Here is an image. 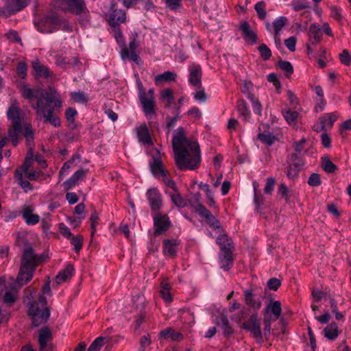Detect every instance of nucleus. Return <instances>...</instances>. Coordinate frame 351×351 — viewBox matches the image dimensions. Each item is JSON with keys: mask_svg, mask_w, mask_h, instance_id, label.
Wrapping results in <instances>:
<instances>
[{"mask_svg": "<svg viewBox=\"0 0 351 351\" xmlns=\"http://www.w3.org/2000/svg\"><path fill=\"white\" fill-rule=\"evenodd\" d=\"M176 77L177 74L175 72L168 71L155 76L154 82L157 86H160L164 83L175 81Z\"/></svg>", "mask_w": 351, "mask_h": 351, "instance_id": "bb28decb", "label": "nucleus"}, {"mask_svg": "<svg viewBox=\"0 0 351 351\" xmlns=\"http://www.w3.org/2000/svg\"><path fill=\"white\" fill-rule=\"evenodd\" d=\"M37 28L43 33H51L58 29L65 32L72 31V27L66 21L55 16L47 17Z\"/></svg>", "mask_w": 351, "mask_h": 351, "instance_id": "39448f33", "label": "nucleus"}, {"mask_svg": "<svg viewBox=\"0 0 351 351\" xmlns=\"http://www.w3.org/2000/svg\"><path fill=\"white\" fill-rule=\"evenodd\" d=\"M53 5L64 12L80 15L82 21H88L89 12L84 0H54Z\"/></svg>", "mask_w": 351, "mask_h": 351, "instance_id": "20e7f679", "label": "nucleus"}, {"mask_svg": "<svg viewBox=\"0 0 351 351\" xmlns=\"http://www.w3.org/2000/svg\"><path fill=\"white\" fill-rule=\"evenodd\" d=\"M69 239L71 240V244L74 246L75 252H79L82 247L83 237L82 235L73 236Z\"/></svg>", "mask_w": 351, "mask_h": 351, "instance_id": "8fccbe9b", "label": "nucleus"}, {"mask_svg": "<svg viewBox=\"0 0 351 351\" xmlns=\"http://www.w3.org/2000/svg\"><path fill=\"white\" fill-rule=\"evenodd\" d=\"M24 303L28 308V315L31 317L34 327L40 326V329H48L45 324L50 316L49 307L47 305V297L52 295L50 281L47 280L44 284L42 291L36 295V290L28 287L25 290Z\"/></svg>", "mask_w": 351, "mask_h": 351, "instance_id": "f03ea898", "label": "nucleus"}, {"mask_svg": "<svg viewBox=\"0 0 351 351\" xmlns=\"http://www.w3.org/2000/svg\"><path fill=\"white\" fill-rule=\"evenodd\" d=\"M182 319L184 320V322H188L189 326L191 327V323L194 322V317L193 315L190 313L188 310H182Z\"/></svg>", "mask_w": 351, "mask_h": 351, "instance_id": "680f3d73", "label": "nucleus"}, {"mask_svg": "<svg viewBox=\"0 0 351 351\" xmlns=\"http://www.w3.org/2000/svg\"><path fill=\"white\" fill-rule=\"evenodd\" d=\"M172 143L175 160L179 169L193 170L198 167L201 161L199 145L186 139L182 128H179L173 134Z\"/></svg>", "mask_w": 351, "mask_h": 351, "instance_id": "7ed1b4c3", "label": "nucleus"}, {"mask_svg": "<svg viewBox=\"0 0 351 351\" xmlns=\"http://www.w3.org/2000/svg\"><path fill=\"white\" fill-rule=\"evenodd\" d=\"M40 261V258L34 253L33 248L29 245H26L23 250L21 261L23 271L26 269V268H30L35 270L36 267Z\"/></svg>", "mask_w": 351, "mask_h": 351, "instance_id": "1a4fd4ad", "label": "nucleus"}, {"mask_svg": "<svg viewBox=\"0 0 351 351\" xmlns=\"http://www.w3.org/2000/svg\"><path fill=\"white\" fill-rule=\"evenodd\" d=\"M296 42V38L291 36L285 40V44L288 49H289L291 51H294L295 50Z\"/></svg>", "mask_w": 351, "mask_h": 351, "instance_id": "338daca9", "label": "nucleus"}, {"mask_svg": "<svg viewBox=\"0 0 351 351\" xmlns=\"http://www.w3.org/2000/svg\"><path fill=\"white\" fill-rule=\"evenodd\" d=\"M260 319L256 312L251 313L249 318L245 319L243 324V329H260Z\"/></svg>", "mask_w": 351, "mask_h": 351, "instance_id": "a878e982", "label": "nucleus"}, {"mask_svg": "<svg viewBox=\"0 0 351 351\" xmlns=\"http://www.w3.org/2000/svg\"><path fill=\"white\" fill-rule=\"evenodd\" d=\"M289 165H292L294 167L301 169L303 166V162L298 154H292L289 158Z\"/></svg>", "mask_w": 351, "mask_h": 351, "instance_id": "a18cd8bd", "label": "nucleus"}, {"mask_svg": "<svg viewBox=\"0 0 351 351\" xmlns=\"http://www.w3.org/2000/svg\"><path fill=\"white\" fill-rule=\"evenodd\" d=\"M339 59L344 65L348 66L351 63V56L347 49H343L342 53L339 54Z\"/></svg>", "mask_w": 351, "mask_h": 351, "instance_id": "13d9d810", "label": "nucleus"}, {"mask_svg": "<svg viewBox=\"0 0 351 351\" xmlns=\"http://www.w3.org/2000/svg\"><path fill=\"white\" fill-rule=\"evenodd\" d=\"M308 36L312 45H317L319 43L322 36V32L320 25L317 23L311 24L309 28Z\"/></svg>", "mask_w": 351, "mask_h": 351, "instance_id": "5701e85b", "label": "nucleus"}, {"mask_svg": "<svg viewBox=\"0 0 351 351\" xmlns=\"http://www.w3.org/2000/svg\"><path fill=\"white\" fill-rule=\"evenodd\" d=\"M171 286L167 280H163L160 283L159 293L163 300L166 302H171L172 300L171 292Z\"/></svg>", "mask_w": 351, "mask_h": 351, "instance_id": "7c9ffc66", "label": "nucleus"}, {"mask_svg": "<svg viewBox=\"0 0 351 351\" xmlns=\"http://www.w3.org/2000/svg\"><path fill=\"white\" fill-rule=\"evenodd\" d=\"M74 273V267L71 265H68L64 269L59 271L56 277V282L57 284H61L66 281L69 278H71Z\"/></svg>", "mask_w": 351, "mask_h": 351, "instance_id": "c85d7f7f", "label": "nucleus"}, {"mask_svg": "<svg viewBox=\"0 0 351 351\" xmlns=\"http://www.w3.org/2000/svg\"><path fill=\"white\" fill-rule=\"evenodd\" d=\"M34 208L30 206H24L22 210L23 217L28 225H35L39 221V216L33 214Z\"/></svg>", "mask_w": 351, "mask_h": 351, "instance_id": "412c9836", "label": "nucleus"}, {"mask_svg": "<svg viewBox=\"0 0 351 351\" xmlns=\"http://www.w3.org/2000/svg\"><path fill=\"white\" fill-rule=\"evenodd\" d=\"M258 139L265 145H271L274 143L276 138L271 134H259Z\"/></svg>", "mask_w": 351, "mask_h": 351, "instance_id": "de8ad7c7", "label": "nucleus"}, {"mask_svg": "<svg viewBox=\"0 0 351 351\" xmlns=\"http://www.w3.org/2000/svg\"><path fill=\"white\" fill-rule=\"evenodd\" d=\"M258 51L263 59L267 60L271 56V50L265 44H262L258 47Z\"/></svg>", "mask_w": 351, "mask_h": 351, "instance_id": "4d7b16f0", "label": "nucleus"}, {"mask_svg": "<svg viewBox=\"0 0 351 351\" xmlns=\"http://www.w3.org/2000/svg\"><path fill=\"white\" fill-rule=\"evenodd\" d=\"M138 95L143 111L146 115L154 114V90L150 88L145 92L141 84H138Z\"/></svg>", "mask_w": 351, "mask_h": 351, "instance_id": "423d86ee", "label": "nucleus"}, {"mask_svg": "<svg viewBox=\"0 0 351 351\" xmlns=\"http://www.w3.org/2000/svg\"><path fill=\"white\" fill-rule=\"evenodd\" d=\"M250 332V336L254 338L256 341L261 344L263 343V330H248Z\"/></svg>", "mask_w": 351, "mask_h": 351, "instance_id": "0e129e2a", "label": "nucleus"}, {"mask_svg": "<svg viewBox=\"0 0 351 351\" xmlns=\"http://www.w3.org/2000/svg\"><path fill=\"white\" fill-rule=\"evenodd\" d=\"M3 5L0 7V16L8 17L24 8L29 0H2Z\"/></svg>", "mask_w": 351, "mask_h": 351, "instance_id": "0eeeda50", "label": "nucleus"}, {"mask_svg": "<svg viewBox=\"0 0 351 351\" xmlns=\"http://www.w3.org/2000/svg\"><path fill=\"white\" fill-rule=\"evenodd\" d=\"M178 242L175 239H165L163 241V253L165 256H176Z\"/></svg>", "mask_w": 351, "mask_h": 351, "instance_id": "b1692460", "label": "nucleus"}, {"mask_svg": "<svg viewBox=\"0 0 351 351\" xmlns=\"http://www.w3.org/2000/svg\"><path fill=\"white\" fill-rule=\"evenodd\" d=\"M19 90L22 96L29 100L31 106L36 111L38 119L49 123L54 127L60 125V120L56 114V108H62V101L58 97L56 90L49 87V90L30 88L27 84L21 82Z\"/></svg>", "mask_w": 351, "mask_h": 351, "instance_id": "f257e3e1", "label": "nucleus"}, {"mask_svg": "<svg viewBox=\"0 0 351 351\" xmlns=\"http://www.w3.org/2000/svg\"><path fill=\"white\" fill-rule=\"evenodd\" d=\"M308 184L311 186H319L321 184L319 175L315 173L311 174L308 180Z\"/></svg>", "mask_w": 351, "mask_h": 351, "instance_id": "e2e57ef3", "label": "nucleus"}, {"mask_svg": "<svg viewBox=\"0 0 351 351\" xmlns=\"http://www.w3.org/2000/svg\"><path fill=\"white\" fill-rule=\"evenodd\" d=\"M239 29L241 31L242 35L247 42L250 43L252 45L256 43V35L247 21L241 23Z\"/></svg>", "mask_w": 351, "mask_h": 351, "instance_id": "f3484780", "label": "nucleus"}, {"mask_svg": "<svg viewBox=\"0 0 351 351\" xmlns=\"http://www.w3.org/2000/svg\"><path fill=\"white\" fill-rule=\"evenodd\" d=\"M34 272V270L30 268H26V269L23 271V265H21L16 281L12 283L13 285L21 288L23 285L32 280Z\"/></svg>", "mask_w": 351, "mask_h": 351, "instance_id": "dca6fc26", "label": "nucleus"}, {"mask_svg": "<svg viewBox=\"0 0 351 351\" xmlns=\"http://www.w3.org/2000/svg\"><path fill=\"white\" fill-rule=\"evenodd\" d=\"M278 67L286 72L287 77H289L293 72V67L290 62L280 60L278 64Z\"/></svg>", "mask_w": 351, "mask_h": 351, "instance_id": "c03bdc74", "label": "nucleus"}, {"mask_svg": "<svg viewBox=\"0 0 351 351\" xmlns=\"http://www.w3.org/2000/svg\"><path fill=\"white\" fill-rule=\"evenodd\" d=\"M23 133L21 125H12L9 130L8 135L14 146H16L19 141V136Z\"/></svg>", "mask_w": 351, "mask_h": 351, "instance_id": "2f4dec72", "label": "nucleus"}, {"mask_svg": "<svg viewBox=\"0 0 351 351\" xmlns=\"http://www.w3.org/2000/svg\"><path fill=\"white\" fill-rule=\"evenodd\" d=\"M199 194H195L194 195L195 202L191 204L192 206L202 218L205 219V220L210 225V226L214 228H219V221L215 218V217L213 215L210 213V212L206 207H204L202 204L199 203Z\"/></svg>", "mask_w": 351, "mask_h": 351, "instance_id": "6e6552de", "label": "nucleus"}, {"mask_svg": "<svg viewBox=\"0 0 351 351\" xmlns=\"http://www.w3.org/2000/svg\"><path fill=\"white\" fill-rule=\"evenodd\" d=\"M287 22V18L285 16H280L273 22V25L274 28V34L276 35H279L280 30L285 25Z\"/></svg>", "mask_w": 351, "mask_h": 351, "instance_id": "79ce46f5", "label": "nucleus"}, {"mask_svg": "<svg viewBox=\"0 0 351 351\" xmlns=\"http://www.w3.org/2000/svg\"><path fill=\"white\" fill-rule=\"evenodd\" d=\"M257 295L252 289H247L244 291V299L247 305L254 309H259L261 306V302L255 298Z\"/></svg>", "mask_w": 351, "mask_h": 351, "instance_id": "4be33fe9", "label": "nucleus"}, {"mask_svg": "<svg viewBox=\"0 0 351 351\" xmlns=\"http://www.w3.org/2000/svg\"><path fill=\"white\" fill-rule=\"evenodd\" d=\"M322 166L327 173H332L336 169V166L326 157L322 158Z\"/></svg>", "mask_w": 351, "mask_h": 351, "instance_id": "864d4df0", "label": "nucleus"}, {"mask_svg": "<svg viewBox=\"0 0 351 351\" xmlns=\"http://www.w3.org/2000/svg\"><path fill=\"white\" fill-rule=\"evenodd\" d=\"M137 136L138 141L144 145H152V141L148 130L147 127L145 125H141L137 129Z\"/></svg>", "mask_w": 351, "mask_h": 351, "instance_id": "cd10ccee", "label": "nucleus"}, {"mask_svg": "<svg viewBox=\"0 0 351 351\" xmlns=\"http://www.w3.org/2000/svg\"><path fill=\"white\" fill-rule=\"evenodd\" d=\"M88 169H79L77 171H75L72 176L66 180L64 183L63 185L66 190H70L74 186L76 185L78 181L82 180L85 176V175L87 173Z\"/></svg>", "mask_w": 351, "mask_h": 351, "instance_id": "a211bd4d", "label": "nucleus"}, {"mask_svg": "<svg viewBox=\"0 0 351 351\" xmlns=\"http://www.w3.org/2000/svg\"><path fill=\"white\" fill-rule=\"evenodd\" d=\"M162 179L164 184L168 188L167 190L175 192L177 191V186L175 182L169 177L167 173L162 176Z\"/></svg>", "mask_w": 351, "mask_h": 351, "instance_id": "49530a36", "label": "nucleus"}, {"mask_svg": "<svg viewBox=\"0 0 351 351\" xmlns=\"http://www.w3.org/2000/svg\"><path fill=\"white\" fill-rule=\"evenodd\" d=\"M33 68L34 71L36 72L37 75L40 77L47 78L49 76H50V70L49 69V68L44 65H41L38 62H34Z\"/></svg>", "mask_w": 351, "mask_h": 351, "instance_id": "4c0bfd02", "label": "nucleus"}, {"mask_svg": "<svg viewBox=\"0 0 351 351\" xmlns=\"http://www.w3.org/2000/svg\"><path fill=\"white\" fill-rule=\"evenodd\" d=\"M336 120L337 116L334 113L327 114L320 117V130L330 129Z\"/></svg>", "mask_w": 351, "mask_h": 351, "instance_id": "c756f323", "label": "nucleus"}, {"mask_svg": "<svg viewBox=\"0 0 351 351\" xmlns=\"http://www.w3.org/2000/svg\"><path fill=\"white\" fill-rule=\"evenodd\" d=\"M16 73L18 77L21 79H25L27 76V65L23 62H19L16 66Z\"/></svg>", "mask_w": 351, "mask_h": 351, "instance_id": "5fc2aeb1", "label": "nucleus"}, {"mask_svg": "<svg viewBox=\"0 0 351 351\" xmlns=\"http://www.w3.org/2000/svg\"><path fill=\"white\" fill-rule=\"evenodd\" d=\"M16 177L17 178L19 182L21 185V186L27 190V189H31V184L29 181L23 180V175L22 173H21L19 170L16 171Z\"/></svg>", "mask_w": 351, "mask_h": 351, "instance_id": "052dcab7", "label": "nucleus"}, {"mask_svg": "<svg viewBox=\"0 0 351 351\" xmlns=\"http://www.w3.org/2000/svg\"><path fill=\"white\" fill-rule=\"evenodd\" d=\"M221 252L219 255V263L221 267L228 271L232 265V254L231 248L221 250Z\"/></svg>", "mask_w": 351, "mask_h": 351, "instance_id": "6ab92c4d", "label": "nucleus"}, {"mask_svg": "<svg viewBox=\"0 0 351 351\" xmlns=\"http://www.w3.org/2000/svg\"><path fill=\"white\" fill-rule=\"evenodd\" d=\"M216 241L220 246L221 250L232 248V241L226 234H221L218 236Z\"/></svg>", "mask_w": 351, "mask_h": 351, "instance_id": "58836bf2", "label": "nucleus"}, {"mask_svg": "<svg viewBox=\"0 0 351 351\" xmlns=\"http://www.w3.org/2000/svg\"><path fill=\"white\" fill-rule=\"evenodd\" d=\"M159 152L156 150V155L153 156L152 161L149 163L150 169L155 177L162 176L167 172L164 169Z\"/></svg>", "mask_w": 351, "mask_h": 351, "instance_id": "2eb2a0df", "label": "nucleus"}, {"mask_svg": "<svg viewBox=\"0 0 351 351\" xmlns=\"http://www.w3.org/2000/svg\"><path fill=\"white\" fill-rule=\"evenodd\" d=\"M189 83L194 86H201L202 69L199 65H193L189 69Z\"/></svg>", "mask_w": 351, "mask_h": 351, "instance_id": "aec40b11", "label": "nucleus"}, {"mask_svg": "<svg viewBox=\"0 0 351 351\" xmlns=\"http://www.w3.org/2000/svg\"><path fill=\"white\" fill-rule=\"evenodd\" d=\"M215 322L217 325L220 327H227L229 324L228 319L227 316L223 313H219L217 316H215Z\"/></svg>", "mask_w": 351, "mask_h": 351, "instance_id": "603ef678", "label": "nucleus"}, {"mask_svg": "<svg viewBox=\"0 0 351 351\" xmlns=\"http://www.w3.org/2000/svg\"><path fill=\"white\" fill-rule=\"evenodd\" d=\"M147 199L152 211H156L162 206V198L160 193L156 188L149 189L146 192Z\"/></svg>", "mask_w": 351, "mask_h": 351, "instance_id": "9b49d317", "label": "nucleus"}, {"mask_svg": "<svg viewBox=\"0 0 351 351\" xmlns=\"http://www.w3.org/2000/svg\"><path fill=\"white\" fill-rule=\"evenodd\" d=\"M160 339H169L173 341H178V332L175 330H161L159 334Z\"/></svg>", "mask_w": 351, "mask_h": 351, "instance_id": "a19ab883", "label": "nucleus"}, {"mask_svg": "<svg viewBox=\"0 0 351 351\" xmlns=\"http://www.w3.org/2000/svg\"><path fill=\"white\" fill-rule=\"evenodd\" d=\"M72 99L77 103L85 104L88 101V95L82 91L73 92L71 93Z\"/></svg>", "mask_w": 351, "mask_h": 351, "instance_id": "37998d69", "label": "nucleus"}, {"mask_svg": "<svg viewBox=\"0 0 351 351\" xmlns=\"http://www.w3.org/2000/svg\"><path fill=\"white\" fill-rule=\"evenodd\" d=\"M237 109L240 117H241L245 121H249L250 119L251 113L245 100L240 99L238 101Z\"/></svg>", "mask_w": 351, "mask_h": 351, "instance_id": "473e14b6", "label": "nucleus"}, {"mask_svg": "<svg viewBox=\"0 0 351 351\" xmlns=\"http://www.w3.org/2000/svg\"><path fill=\"white\" fill-rule=\"evenodd\" d=\"M160 99L165 106L169 108L174 101V95L171 89L166 88L160 92Z\"/></svg>", "mask_w": 351, "mask_h": 351, "instance_id": "c9c22d12", "label": "nucleus"}, {"mask_svg": "<svg viewBox=\"0 0 351 351\" xmlns=\"http://www.w3.org/2000/svg\"><path fill=\"white\" fill-rule=\"evenodd\" d=\"M117 1L118 0H113L111 4L112 12L110 14L109 24L112 27H115L120 23L124 22L126 18L124 11L115 8Z\"/></svg>", "mask_w": 351, "mask_h": 351, "instance_id": "4468645a", "label": "nucleus"}, {"mask_svg": "<svg viewBox=\"0 0 351 351\" xmlns=\"http://www.w3.org/2000/svg\"><path fill=\"white\" fill-rule=\"evenodd\" d=\"M298 113L296 111L287 110L284 112V117L289 123L293 122L298 117Z\"/></svg>", "mask_w": 351, "mask_h": 351, "instance_id": "69168bd1", "label": "nucleus"}, {"mask_svg": "<svg viewBox=\"0 0 351 351\" xmlns=\"http://www.w3.org/2000/svg\"><path fill=\"white\" fill-rule=\"evenodd\" d=\"M10 291H7L3 298V302L5 303H14L17 297L18 290L20 289L17 286L13 285L12 283L10 286Z\"/></svg>", "mask_w": 351, "mask_h": 351, "instance_id": "e433bc0d", "label": "nucleus"}, {"mask_svg": "<svg viewBox=\"0 0 351 351\" xmlns=\"http://www.w3.org/2000/svg\"><path fill=\"white\" fill-rule=\"evenodd\" d=\"M21 110L16 105H12L7 112L8 118L11 121L12 125H21Z\"/></svg>", "mask_w": 351, "mask_h": 351, "instance_id": "393cba45", "label": "nucleus"}, {"mask_svg": "<svg viewBox=\"0 0 351 351\" xmlns=\"http://www.w3.org/2000/svg\"><path fill=\"white\" fill-rule=\"evenodd\" d=\"M39 336H38V343H39V350H43L46 345L51 343V340L52 339V334L51 330H39Z\"/></svg>", "mask_w": 351, "mask_h": 351, "instance_id": "72a5a7b5", "label": "nucleus"}, {"mask_svg": "<svg viewBox=\"0 0 351 351\" xmlns=\"http://www.w3.org/2000/svg\"><path fill=\"white\" fill-rule=\"evenodd\" d=\"M250 310L243 308L238 313L232 316V319L238 323L241 322L242 321L244 322L246 319V316L250 315Z\"/></svg>", "mask_w": 351, "mask_h": 351, "instance_id": "3c124183", "label": "nucleus"}, {"mask_svg": "<svg viewBox=\"0 0 351 351\" xmlns=\"http://www.w3.org/2000/svg\"><path fill=\"white\" fill-rule=\"evenodd\" d=\"M138 42L136 40V38H133L130 43L129 47H123L121 56L123 60L125 59H130L132 61L138 63V55L137 53V49L138 48Z\"/></svg>", "mask_w": 351, "mask_h": 351, "instance_id": "f8f14e48", "label": "nucleus"}, {"mask_svg": "<svg viewBox=\"0 0 351 351\" xmlns=\"http://www.w3.org/2000/svg\"><path fill=\"white\" fill-rule=\"evenodd\" d=\"M280 284H281L280 280L279 279L273 278H271L267 282V287L271 290L276 291L278 289V287L280 286Z\"/></svg>", "mask_w": 351, "mask_h": 351, "instance_id": "774afa93", "label": "nucleus"}, {"mask_svg": "<svg viewBox=\"0 0 351 351\" xmlns=\"http://www.w3.org/2000/svg\"><path fill=\"white\" fill-rule=\"evenodd\" d=\"M171 226V221L167 215L156 213L154 216V236L163 234Z\"/></svg>", "mask_w": 351, "mask_h": 351, "instance_id": "9d476101", "label": "nucleus"}, {"mask_svg": "<svg viewBox=\"0 0 351 351\" xmlns=\"http://www.w3.org/2000/svg\"><path fill=\"white\" fill-rule=\"evenodd\" d=\"M254 9L259 19H264L265 18L267 12L265 11V3L264 1H259L256 3Z\"/></svg>", "mask_w": 351, "mask_h": 351, "instance_id": "09e8293b", "label": "nucleus"}, {"mask_svg": "<svg viewBox=\"0 0 351 351\" xmlns=\"http://www.w3.org/2000/svg\"><path fill=\"white\" fill-rule=\"evenodd\" d=\"M291 191L288 189L284 183L280 184L278 190V194L281 195V197L285 199L286 201H288L289 198L291 197Z\"/></svg>", "mask_w": 351, "mask_h": 351, "instance_id": "6e6d98bb", "label": "nucleus"}, {"mask_svg": "<svg viewBox=\"0 0 351 351\" xmlns=\"http://www.w3.org/2000/svg\"><path fill=\"white\" fill-rule=\"evenodd\" d=\"M106 338L100 336L97 337L90 345L87 351H99L105 344Z\"/></svg>", "mask_w": 351, "mask_h": 351, "instance_id": "ea45409f", "label": "nucleus"}, {"mask_svg": "<svg viewBox=\"0 0 351 351\" xmlns=\"http://www.w3.org/2000/svg\"><path fill=\"white\" fill-rule=\"evenodd\" d=\"M276 184L275 178L271 177L268 178L266 181L265 186L264 189V192L266 194H271L274 191V188Z\"/></svg>", "mask_w": 351, "mask_h": 351, "instance_id": "bf43d9fd", "label": "nucleus"}, {"mask_svg": "<svg viewBox=\"0 0 351 351\" xmlns=\"http://www.w3.org/2000/svg\"><path fill=\"white\" fill-rule=\"evenodd\" d=\"M281 304L278 301L270 302L265 309V328L269 326V319L276 320L281 314Z\"/></svg>", "mask_w": 351, "mask_h": 351, "instance_id": "ddd939ff", "label": "nucleus"}, {"mask_svg": "<svg viewBox=\"0 0 351 351\" xmlns=\"http://www.w3.org/2000/svg\"><path fill=\"white\" fill-rule=\"evenodd\" d=\"M165 193L171 197L172 202L178 207L184 208L186 206V201L181 197L178 190L176 192L166 190Z\"/></svg>", "mask_w": 351, "mask_h": 351, "instance_id": "f704fd0d", "label": "nucleus"}]
</instances>
